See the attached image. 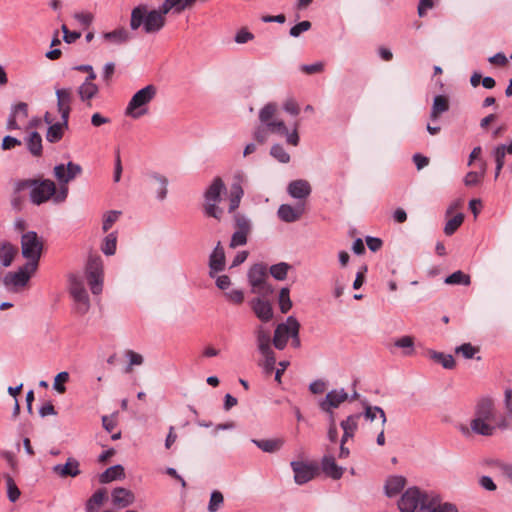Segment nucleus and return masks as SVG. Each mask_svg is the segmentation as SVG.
<instances>
[{"instance_id":"1","label":"nucleus","mask_w":512,"mask_h":512,"mask_svg":"<svg viewBox=\"0 0 512 512\" xmlns=\"http://www.w3.org/2000/svg\"><path fill=\"white\" fill-rule=\"evenodd\" d=\"M496 416L495 402L491 397H481L477 400L474 407V415L470 421V426L462 425L460 431L468 436L470 433L481 436H492L496 427L492 424Z\"/></svg>"},{"instance_id":"2","label":"nucleus","mask_w":512,"mask_h":512,"mask_svg":"<svg viewBox=\"0 0 512 512\" xmlns=\"http://www.w3.org/2000/svg\"><path fill=\"white\" fill-rule=\"evenodd\" d=\"M165 23V16L158 9L148 11L145 5H139L131 12L130 27L132 30H137L142 25L145 33H157Z\"/></svg>"},{"instance_id":"3","label":"nucleus","mask_w":512,"mask_h":512,"mask_svg":"<svg viewBox=\"0 0 512 512\" xmlns=\"http://www.w3.org/2000/svg\"><path fill=\"white\" fill-rule=\"evenodd\" d=\"M68 196V187L60 185L59 190H56L55 183L50 179L36 180L30 191L31 202L35 205H40L53 199L55 203H62Z\"/></svg>"},{"instance_id":"4","label":"nucleus","mask_w":512,"mask_h":512,"mask_svg":"<svg viewBox=\"0 0 512 512\" xmlns=\"http://www.w3.org/2000/svg\"><path fill=\"white\" fill-rule=\"evenodd\" d=\"M226 190L225 184L220 177L214 178L204 193L203 212L205 216L221 221L224 210L218 206L221 201V194Z\"/></svg>"},{"instance_id":"5","label":"nucleus","mask_w":512,"mask_h":512,"mask_svg":"<svg viewBox=\"0 0 512 512\" xmlns=\"http://www.w3.org/2000/svg\"><path fill=\"white\" fill-rule=\"evenodd\" d=\"M157 88L153 84H149L144 88L138 90L130 99L126 109L125 115L133 119L148 113V104L156 97Z\"/></svg>"},{"instance_id":"6","label":"nucleus","mask_w":512,"mask_h":512,"mask_svg":"<svg viewBox=\"0 0 512 512\" xmlns=\"http://www.w3.org/2000/svg\"><path fill=\"white\" fill-rule=\"evenodd\" d=\"M43 243L39 239L35 231H28L21 237V252L26 258L27 267H31L32 271H36L41 257Z\"/></svg>"},{"instance_id":"7","label":"nucleus","mask_w":512,"mask_h":512,"mask_svg":"<svg viewBox=\"0 0 512 512\" xmlns=\"http://www.w3.org/2000/svg\"><path fill=\"white\" fill-rule=\"evenodd\" d=\"M429 495L417 487L409 488L398 501L399 510L401 512H415L417 508L425 510L424 505Z\"/></svg>"},{"instance_id":"8","label":"nucleus","mask_w":512,"mask_h":512,"mask_svg":"<svg viewBox=\"0 0 512 512\" xmlns=\"http://www.w3.org/2000/svg\"><path fill=\"white\" fill-rule=\"evenodd\" d=\"M86 277L91 292L98 295L103 287V263L99 256H90L86 265Z\"/></svg>"},{"instance_id":"9","label":"nucleus","mask_w":512,"mask_h":512,"mask_svg":"<svg viewBox=\"0 0 512 512\" xmlns=\"http://www.w3.org/2000/svg\"><path fill=\"white\" fill-rule=\"evenodd\" d=\"M69 283L70 294L77 303V312L81 315L87 313L90 308V301L82 279L76 275H71Z\"/></svg>"},{"instance_id":"10","label":"nucleus","mask_w":512,"mask_h":512,"mask_svg":"<svg viewBox=\"0 0 512 512\" xmlns=\"http://www.w3.org/2000/svg\"><path fill=\"white\" fill-rule=\"evenodd\" d=\"M267 270L262 264L253 265L248 272V280L252 287V292L260 295L272 293V288L266 282Z\"/></svg>"},{"instance_id":"11","label":"nucleus","mask_w":512,"mask_h":512,"mask_svg":"<svg viewBox=\"0 0 512 512\" xmlns=\"http://www.w3.org/2000/svg\"><path fill=\"white\" fill-rule=\"evenodd\" d=\"M290 466L294 473V481L298 485L308 483L319 474L316 462L292 461Z\"/></svg>"},{"instance_id":"12","label":"nucleus","mask_w":512,"mask_h":512,"mask_svg":"<svg viewBox=\"0 0 512 512\" xmlns=\"http://www.w3.org/2000/svg\"><path fill=\"white\" fill-rule=\"evenodd\" d=\"M34 272L35 271L31 270V267H27V264H25L20 267L18 271L7 273L3 279V283L8 288H22L26 286Z\"/></svg>"},{"instance_id":"13","label":"nucleus","mask_w":512,"mask_h":512,"mask_svg":"<svg viewBox=\"0 0 512 512\" xmlns=\"http://www.w3.org/2000/svg\"><path fill=\"white\" fill-rule=\"evenodd\" d=\"M68 121L69 120H61V122L54 123V118L50 112H46L44 114V122L49 125L46 140L50 143L59 142L63 136L66 129H68Z\"/></svg>"},{"instance_id":"14","label":"nucleus","mask_w":512,"mask_h":512,"mask_svg":"<svg viewBox=\"0 0 512 512\" xmlns=\"http://www.w3.org/2000/svg\"><path fill=\"white\" fill-rule=\"evenodd\" d=\"M82 168L79 164L68 162L67 167L59 164L54 167V176L60 182V185L67 186V183L80 175Z\"/></svg>"},{"instance_id":"15","label":"nucleus","mask_w":512,"mask_h":512,"mask_svg":"<svg viewBox=\"0 0 512 512\" xmlns=\"http://www.w3.org/2000/svg\"><path fill=\"white\" fill-rule=\"evenodd\" d=\"M57 110L61 115V120H69L71 104L73 101V92L71 88H60L56 90Z\"/></svg>"},{"instance_id":"16","label":"nucleus","mask_w":512,"mask_h":512,"mask_svg":"<svg viewBox=\"0 0 512 512\" xmlns=\"http://www.w3.org/2000/svg\"><path fill=\"white\" fill-rule=\"evenodd\" d=\"M52 472L60 478H74L81 473L80 463L76 458L69 457L65 464L54 465Z\"/></svg>"},{"instance_id":"17","label":"nucleus","mask_w":512,"mask_h":512,"mask_svg":"<svg viewBox=\"0 0 512 512\" xmlns=\"http://www.w3.org/2000/svg\"><path fill=\"white\" fill-rule=\"evenodd\" d=\"M289 320L290 316L286 319V322L278 324L275 328L272 342L278 350H283L291 337L292 322L290 323Z\"/></svg>"},{"instance_id":"18","label":"nucleus","mask_w":512,"mask_h":512,"mask_svg":"<svg viewBox=\"0 0 512 512\" xmlns=\"http://www.w3.org/2000/svg\"><path fill=\"white\" fill-rule=\"evenodd\" d=\"M348 399V394L344 389L340 390H332L327 393L325 399L321 401L320 408L333 415L331 409L337 408L341 403L345 402Z\"/></svg>"},{"instance_id":"19","label":"nucleus","mask_w":512,"mask_h":512,"mask_svg":"<svg viewBox=\"0 0 512 512\" xmlns=\"http://www.w3.org/2000/svg\"><path fill=\"white\" fill-rule=\"evenodd\" d=\"M209 275L214 278L215 274L221 272L225 268V253L219 241L209 257Z\"/></svg>"},{"instance_id":"20","label":"nucleus","mask_w":512,"mask_h":512,"mask_svg":"<svg viewBox=\"0 0 512 512\" xmlns=\"http://www.w3.org/2000/svg\"><path fill=\"white\" fill-rule=\"evenodd\" d=\"M424 507L425 510L429 512H458V508L455 504L442 502L440 496L434 493H430Z\"/></svg>"},{"instance_id":"21","label":"nucleus","mask_w":512,"mask_h":512,"mask_svg":"<svg viewBox=\"0 0 512 512\" xmlns=\"http://www.w3.org/2000/svg\"><path fill=\"white\" fill-rule=\"evenodd\" d=\"M112 504L117 508H126L135 501L134 493L123 487H116L111 493Z\"/></svg>"},{"instance_id":"22","label":"nucleus","mask_w":512,"mask_h":512,"mask_svg":"<svg viewBox=\"0 0 512 512\" xmlns=\"http://www.w3.org/2000/svg\"><path fill=\"white\" fill-rule=\"evenodd\" d=\"M251 308L256 317L262 322H269L273 318V309L269 301L255 298L251 301Z\"/></svg>"},{"instance_id":"23","label":"nucleus","mask_w":512,"mask_h":512,"mask_svg":"<svg viewBox=\"0 0 512 512\" xmlns=\"http://www.w3.org/2000/svg\"><path fill=\"white\" fill-rule=\"evenodd\" d=\"M278 217L286 222V223H292L301 218V216L304 213V204H298L297 206L293 207L289 204H282L280 205L278 209Z\"/></svg>"},{"instance_id":"24","label":"nucleus","mask_w":512,"mask_h":512,"mask_svg":"<svg viewBox=\"0 0 512 512\" xmlns=\"http://www.w3.org/2000/svg\"><path fill=\"white\" fill-rule=\"evenodd\" d=\"M254 335L258 351L261 354H269V352L273 351L271 348V334L268 329L262 325H258L254 331Z\"/></svg>"},{"instance_id":"25","label":"nucleus","mask_w":512,"mask_h":512,"mask_svg":"<svg viewBox=\"0 0 512 512\" xmlns=\"http://www.w3.org/2000/svg\"><path fill=\"white\" fill-rule=\"evenodd\" d=\"M287 191L295 199H306L311 193V186L306 180H294L289 183Z\"/></svg>"},{"instance_id":"26","label":"nucleus","mask_w":512,"mask_h":512,"mask_svg":"<svg viewBox=\"0 0 512 512\" xmlns=\"http://www.w3.org/2000/svg\"><path fill=\"white\" fill-rule=\"evenodd\" d=\"M321 468L324 474L334 480H338L344 473V468L336 464L335 458L331 455L323 456L321 460Z\"/></svg>"},{"instance_id":"27","label":"nucleus","mask_w":512,"mask_h":512,"mask_svg":"<svg viewBox=\"0 0 512 512\" xmlns=\"http://www.w3.org/2000/svg\"><path fill=\"white\" fill-rule=\"evenodd\" d=\"M18 253V248L8 241H0V262L4 267H9L15 256Z\"/></svg>"},{"instance_id":"28","label":"nucleus","mask_w":512,"mask_h":512,"mask_svg":"<svg viewBox=\"0 0 512 512\" xmlns=\"http://www.w3.org/2000/svg\"><path fill=\"white\" fill-rule=\"evenodd\" d=\"M26 146L28 151L34 156V157H40L42 156L43 147H42V137L41 135L33 131L31 132L26 138H25Z\"/></svg>"},{"instance_id":"29","label":"nucleus","mask_w":512,"mask_h":512,"mask_svg":"<svg viewBox=\"0 0 512 512\" xmlns=\"http://www.w3.org/2000/svg\"><path fill=\"white\" fill-rule=\"evenodd\" d=\"M361 417V414H354L348 416L345 420L341 422V428L343 429V442H346L349 438L354 436L355 431L358 427V419Z\"/></svg>"},{"instance_id":"30","label":"nucleus","mask_w":512,"mask_h":512,"mask_svg":"<svg viewBox=\"0 0 512 512\" xmlns=\"http://www.w3.org/2000/svg\"><path fill=\"white\" fill-rule=\"evenodd\" d=\"M406 479L403 476H391L385 484V493L388 497L397 495L405 486Z\"/></svg>"},{"instance_id":"31","label":"nucleus","mask_w":512,"mask_h":512,"mask_svg":"<svg viewBox=\"0 0 512 512\" xmlns=\"http://www.w3.org/2000/svg\"><path fill=\"white\" fill-rule=\"evenodd\" d=\"M449 110V101L446 96L437 95L433 100V105L430 113L432 121H436L439 116Z\"/></svg>"},{"instance_id":"32","label":"nucleus","mask_w":512,"mask_h":512,"mask_svg":"<svg viewBox=\"0 0 512 512\" xmlns=\"http://www.w3.org/2000/svg\"><path fill=\"white\" fill-rule=\"evenodd\" d=\"M122 477H124V468L121 465H114L100 474L99 481L106 484Z\"/></svg>"},{"instance_id":"33","label":"nucleus","mask_w":512,"mask_h":512,"mask_svg":"<svg viewBox=\"0 0 512 512\" xmlns=\"http://www.w3.org/2000/svg\"><path fill=\"white\" fill-rule=\"evenodd\" d=\"M78 94L80 99L83 102L90 101L93 97H95L99 91L98 86L94 83L83 82L78 87Z\"/></svg>"},{"instance_id":"34","label":"nucleus","mask_w":512,"mask_h":512,"mask_svg":"<svg viewBox=\"0 0 512 512\" xmlns=\"http://www.w3.org/2000/svg\"><path fill=\"white\" fill-rule=\"evenodd\" d=\"M429 356L435 362L441 364L445 369H453L455 367V360L452 355L444 354L434 350L429 351Z\"/></svg>"},{"instance_id":"35","label":"nucleus","mask_w":512,"mask_h":512,"mask_svg":"<svg viewBox=\"0 0 512 512\" xmlns=\"http://www.w3.org/2000/svg\"><path fill=\"white\" fill-rule=\"evenodd\" d=\"M244 192L240 184L235 183L231 186L229 196V212H234L240 204Z\"/></svg>"},{"instance_id":"36","label":"nucleus","mask_w":512,"mask_h":512,"mask_svg":"<svg viewBox=\"0 0 512 512\" xmlns=\"http://www.w3.org/2000/svg\"><path fill=\"white\" fill-rule=\"evenodd\" d=\"M253 443L264 452L273 453L278 451L283 441L280 439L253 440Z\"/></svg>"},{"instance_id":"37","label":"nucleus","mask_w":512,"mask_h":512,"mask_svg":"<svg viewBox=\"0 0 512 512\" xmlns=\"http://www.w3.org/2000/svg\"><path fill=\"white\" fill-rule=\"evenodd\" d=\"M106 498L104 489L97 490L86 503V512H96L97 507L103 504Z\"/></svg>"},{"instance_id":"38","label":"nucleus","mask_w":512,"mask_h":512,"mask_svg":"<svg viewBox=\"0 0 512 512\" xmlns=\"http://www.w3.org/2000/svg\"><path fill=\"white\" fill-rule=\"evenodd\" d=\"M444 282L448 285L468 286L471 283V278L468 274H465L461 270H458L449 275L448 277H446Z\"/></svg>"},{"instance_id":"39","label":"nucleus","mask_w":512,"mask_h":512,"mask_svg":"<svg viewBox=\"0 0 512 512\" xmlns=\"http://www.w3.org/2000/svg\"><path fill=\"white\" fill-rule=\"evenodd\" d=\"M117 235L115 232L108 234L101 245V250L105 255L111 256L116 252Z\"/></svg>"},{"instance_id":"40","label":"nucleus","mask_w":512,"mask_h":512,"mask_svg":"<svg viewBox=\"0 0 512 512\" xmlns=\"http://www.w3.org/2000/svg\"><path fill=\"white\" fill-rule=\"evenodd\" d=\"M104 38L108 41H112L114 43L121 44V43L128 41L129 34H128L127 30H125L124 28H120V29H116L114 31L105 33Z\"/></svg>"},{"instance_id":"41","label":"nucleus","mask_w":512,"mask_h":512,"mask_svg":"<svg viewBox=\"0 0 512 512\" xmlns=\"http://www.w3.org/2000/svg\"><path fill=\"white\" fill-rule=\"evenodd\" d=\"M276 110H277L276 104L268 103L267 105H265L260 110V113H259V119H260L261 123L265 124V126H266V125H268V123L274 121L273 117L276 113Z\"/></svg>"},{"instance_id":"42","label":"nucleus","mask_w":512,"mask_h":512,"mask_svg":"<svg viewBox=\"0 0 512 512\" xmlns=\"http://www.w3.org/2000/svg\"><path fill=\"white\" fill-rule=\"evenodd\" d=\"M464 221L462 213L456 214L453 218L447 221L444 227V233L448 236L454 234Z\"/></svg>"},{"instance_id":"43","label":"nucleus","mask_w":512,"mask_h":512,"mask_svg":"<svg viewBox=\"0 0 512 512\" xmlns=\"http://www.w3.org/2000/svg\"><path fill=\"white\" fill-rule=\"evenodd\" d=\"M151 177L158 183L157 198L161 201L164 200L168 192V179L165 176L157 173H154Z\"/></svg>"},{"instance_id":"44","label":"nucleus","mask_w":512,"mask_h":512,"mask_svg":"<svg viewBox=\"0 0 512 512\" xmlns=\"http://www.w3.org/2000/svg\"><path fill=\"white\" fill-rule=\"evenodd\" d=\"M377 414H379V417L381 419V425H382V427H384L387 419H386L385 412L382 408H380L378 406H374V407L367 406L365 408L363 415L367 420L373 421L376 418Z\"/></svg>"},{"instance_id":"45","label":"nucleus","mask_w":512,"mask_h":512,"mask_svg":"<svg viewBox=\"0 0 512 512\" xmlns=\"http://www.w3.org/2000/svg\"><path fill=\"white\" fill-rule=\"evenodd\" d=\"M289 268H290L289 264H287L285 262H281V263L272 265L270 267V273L276 280L282 281V280L286 279Z\"/></svg>"},{"instance_id":"46","label":"nucleus","mask_w":512,"mask_h":512,"mask_svg":"<svg viewBox=\"0 0 512 512\" xmlns=\"http://www.w3.org/2000/svg\"><path fill=\"white\" fill-rule=\"evenodd\" d=\"M279 308L282 313H287L292 308L290 291L286 287L282 288L279 292Z\"/></svg>"},{"instance_id":"47","label":"nucleus","mask_w":512,"mask_h":512,"mask_svg":"<svg viewBox=\"0 0 512 512\" xmlns=\"http://www.w3.org/2000/svg\"><path fill=\"white\" fill-rule=\"evenodd\" d=\"M183 0H165L159 7V11L165 16L171 9L175 8L176 12H181L185 9V5H181Z\"/></svg>"},{"instance_id":"48","label":"nucleus","mask_w":512,"mask_h":512,"mask_svg":"<svg viewBox=\"0 0 512 512\" xmlns=\"http://www.w3.org/2000/svg\"><path fill=\"white\" fill-rule=\"evenodd\" d=\"M398 348L405 349L404 355H411L414 352V339L411 336H403L394 342Z\"/></svg>"},{"instance_id":"49","label":"nucleus","mask_w":512,"mask_h":512,"mask_svg":"<svg viewBox=\"0 0 512 512\" xmlns=\"http://www.w3.org/2000/svg\"><path fill=\"white\" fill-rule=\"evenodd\" d=\"M7 484V495L11 502H16L20 497V490L10 475H5Z\"/></svg>"},{"instance_id":"50","label":"nucleus","mask_w":512,"mask_h":512,"mask_svg":"<svg viewBox=\"0 0 512 512\" xmlns=\"http://www.w3.org/2000/svg\"><path fill=\"white\" fill-rule=\"evenodd\" d=\"M223 503H224L223 494L218 490L213 491L210 496V501L208 504V511L209 512L218 511L219 508L223 505Z\"/></svg>"},{"instance_id":"51","label":"nucleus","mask_w":512,"mask_h":512,"mask_svg":"<svg viewBox=\"0 0 512 512\" xmlns=\"http://www.w3.org/2000/svg\"><path fill=\"white\" fill-rule=\"evenodd\" d=\"M479 351V348L474 347L471 343H464L455 348L456 354H461L465 359H472Z\"/></svg>"},{"instance_id":"52","label":"nucleus","mask_w":512,"mask_h":512,"mask_svg":"<svg viewBox=\"0 0 512 512\" xmlns=\"http://www.w3.org/2000/svg\"><path fill=\"white\" fill-rule=\"evenodd\" d=\"M270 154L281 163H288L290 161V155L280 144L273 145Z\"/></svg>"},{"instance_id":"53","label":"nucleus","mask_w":512,"mask_h":512,"mask_svg":"<svg viewBox=\"0 0 512 512\" xmlns=\"http://www.w3.org/2000/svg\"><path fill=\"white\" fill-rule=\"evenodd\" d=\"M69 380V373L66 371H62L58 373L54 378L53 388L60 394H63L66 391V387L64 383Z\"/></svg>"},{"instance_id":"54","label":"nucleus","mask_w":512,"mask_h":512,"mask_svg":"<svg viewBox=\"0 0 512 512\" xmlns=\"http://www.w3.org/2000/svg\"><path fill=\"white\" fill-rule=\"evenodd\" d=\"M289 322H292V331L290 334V338L292 339V346L294 348H299L301 345V341L299 338L300 323L294 316H290Z\"/></svg>"},{"instance_id":"55","label":"nucleus","mask_w":512,"mask_h":512,"mask_svg":"<svg viewBox=\"0 0 512 512\" xmlns=\"http://www.w3.org/2000/svg\"><path fill=\"white\" fill-rule=\"evenodd\" d=\"M235 220V228L237 231H244L246 233H249L251 230V224L250 221L246 218V216L236 213L234 215Z\"/></svg>"},{"instance_id":"56","label":"nucleus","mask_w":512,"mask_h":512,"mask_svg":"<svg viewBox=\"0 0 512 512\" xmlns=\"http://www.w3.org/2000/svg\"><path fill=\"white\" fill-rule=\"evenodd\" d=\"M249 233H246L244 231H235L233 234H232V237H231V240H230V244L229 246L231 248H236L238 246H243L247 243V236H248Z\"/></svg>"},{"instance_id":"57","label":"nucleus","mask_w":512,"mask_h":512,"mask_svg":"<svg viewBox=\"0 0 512 512\" xmlns=\"http://www.w3.org/2000/svg\"><path fill=\"white\" fill-rule=\"evenodd\" d=\"M268 131L274 134L284 135L287 134V127L281 120H274L266 125Z\"/></svg>"},{"instance_id":"58","label":"nucleus","mask_w":512,"mask_h":512,"mask_svg":"<svg viewBox=\"0 0 512 512\" xmlns=\"http://www.w3.org/2000/svg\"><path fill=\"white\" fill-rule=\"evenodd\" d=\"M265 358L263 363V369L266 374H271L274 371L276 364V357L274 351L269 352V354H262Z\"/></svg>"},{"instance_id":"59","label":"nucleus","mask_w":512,"mask_h":512,"mask_svg":"<svg viewBox=\"0 0 512 512\" xmlns=\"http://www.w3.org/2000/svg\"><path fill=\"white\" fill-rule=\"evenodd\" d=\"M11 114L15 115L19 120H24L28 117V105L24 102H19L13 106Z\"/></svg>"},{"instance_id":"60","label":"nucleus","mask_w":512,"mask_h":512,"mask_svg":"<svg viewBox=\"0 0 512 512\" xmlns=\"http://www.w3.org/2000/svg\"><path fill=\"white\" fill-rule=\"evenodd\" d=\"M300 69L302 72L308 75L321 73L324 70V63L316 62L313 64H303L301 65Z\"/></svg>"},{"instance_id":"61","label":"nucleus","mask_w":512,"mask_h":512,"mask_svg":"<svg viewBox=\"0 0 512 512\" xmlns=\"http://www.w3.org/2000/svg\"><path fill=\"white\" fill-rule=\"evenodd\" d=\"M119 217V212L117 211H109L104 215L102 229L104 232H107L112 225L117 221Z\"/></svg>"},{"instance_id":"62","label":"nucleus","mask_w":512,"mask_h":512,"mask_svg":"<svg viewBox=\"0 0 512 512\" xmlns=\"http://www.w3.org/2000/svg\"><path fill=\"white\" fill-rule=\"evenodd\" d=\"M310 28H311V22L305 20V21H302V22L296 24L295 26H293L290 29L289 34L292 37H298L301 33L308 31Z\"/></svg>"},{"instance_id":"63","label":"nucleus","mask_w":512,"mask_h":512,"mask_svg":"<svg viewBox=\"0 0 512 512\" xmlns=\"http://www.w3.org/2000/svg\"><path fill=\"white\" fill-rule=\"evenodd\" d=\"M61 30L63 32V39L66 43H74L81 37V33L78 31H69L66 25H62Z\"/></svg>"},{"instance_id":"64","label":"nucleus","mask_w":512,"mask_h":512,"mask_svg":"<svg viewBox=\"0 0 512 512\" xmlns=\"http://www.w3.org/2000/svg\"><path fill=\"white\" fill-rule=\"evenodd\" d=\"M483 174L478 172H468L464 178V183L466 186H476L480 183Z\"/></svg>"}]
</instances>
